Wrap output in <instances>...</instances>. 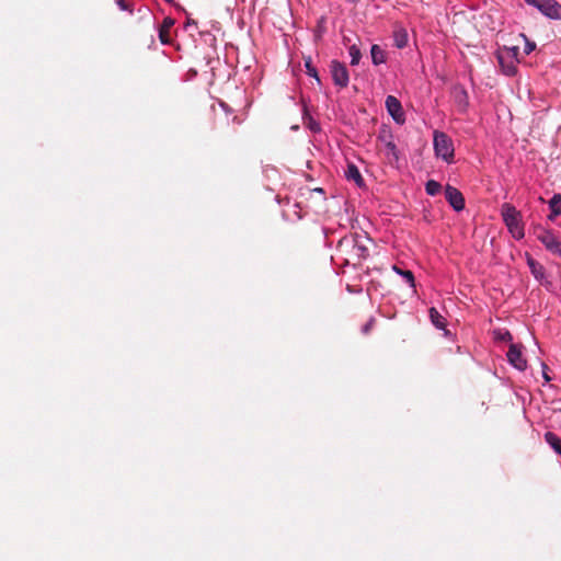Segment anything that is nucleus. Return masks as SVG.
Masks as SVG:
<instances>
[{
    "instance_id": "f257e3e1",
    "label": "nucleus",
    "mask_w": 561,
    "mask_h": 561,
    "mask_svg": "<svg viewBox=\"0 0 561 561\" xmlns=\"http://www.w3.org/2000/svg\"><path fill=\"white\" fill-rule=\"evenodd\" d=\"M501 216L512 237L520 240L525 236L522 214L512 204L505 203L501 207Z\"/></svg>"
},
{
    "instance_id": "f03ea898",
    "label": "nucleus",
    "mask_w": 561,
    "mask_h": 561,
    "mask_svg": "<svg viewBox=\"0 0 561 561\" xmlns=\"http://www.w3.org/2000/svg\"><path fill=\"white\" fill-rule=\"evenodd\" d=\"M433 146L437 158L443 159L447 163H451L454 161V144L447 134L435 130L433 135Z\"/></svg>"
},
{
    "instance_id": "7ed1b4c3",
    "label": "nucleus",
    "mask_w": 561,
    "mask_h": 561,
    "mask_svg": "<svg viewBox=\"0 0 561 561\" xmlns=\"http://www.w3.org/2000/svg\"><path fill=\"white\" fill-rule=\"evenodd\" d=\"M364 239L369 240L367 237L362 236H351L345 237L340 242V250L342 252L351 251V255L353 260H362L368 256V249L364 244Z\"/></svg>"
},
{
    "instance_id": "20e7f679",
    "label": "nucleus",
    "mask_w": 561,
    "mask_h": 561,
    "mask_svg": "<svg viewBox=\"0 0 561 561\" xmlns=\"http://www.w3.org/2000/svg\"><path fill=\"white\" fill-rule=\"evenodd\" d=\"M536 8L543 16L561 21V4L557 0H524Z\"/></svg>"
},
{
    "instance_id": "39448f33",
    "label": "nucleus",
    "mask_w": 561,
    "mask_h": 561,
    "mask_svg": "<svg viewBox=\"0 0 561 561\" xmlns=\"http://www.w3.org/2000/svg\"><path fill=\"white\" fill-rule=\"evenodd\" d=\"M518 54L517 47H504L497 54L499 64L506 76H514L516 73V56Z\"/></svg>"
},
{
    "instance_id": "423d86ee",
    "label": "nucleus",
    "mask_w": 561,
    "mask_h": 561,
    "mask_svg": "<svg viewBox=\"0 0 561 561\" xmlns=\"http://www.w3.org/2000/svg\"><path fill=\"white\" fill-rule=\"evenodd\" d=\"M537 239L549 252L561 257V241L553 234L552 231L540 229L537 232Z\"/></svg>"
},
{
    "instance_id": "0eeeda50",
    "label": "nucleus",
    "mask_w": 561,
    "mask_h": 561,
    "mask_svg": "<svg viewBox=\"0 0 561 561\" xmlns=\"http://www.w3.org/2000/svg\"><path fill=\"white\" fill-rule=\"evenodd\" d=\"M385 104L389 115L397 124L402 125L405 123L404 111L402 108L401 102L396 96L388 95L386 98Z\"/></svg>"
},
{
    "instance_id": "6e6552de",
    "label": "nucleus",
    "mask_w": 561,
    "mask_h": 561,
    "mask_svg": "<svg viewBox=\"0 0 561 561\" xmlns=\"http://www.w3.org/2000/svg\"><path fill=\"white\" fill-rule=\"evenodd\" d=\"M332 80L335 85H339L340 88H345L348 84L350 77L348 71L345 67V65L333 60L330 66Z\"/></svg>"
},
{
    "instance_id": "1a4fd4ad",
    "label": "nucleus",
    "mask_w": 561,
    "mask_h": 561,
    "mask_svg": "<svg viewBox=\"0 0 561 561\" xmlns=\"http://www.w3.org/2000/svg\"><path fill=\"white\" fill-rule=\"evenodd\" d=\"M508 363L516 369L523 371L527 367V362L523 356L522 347L517 344H511L506 354Z\"/></svg>"
},
{
    "instance_id": "9d476101",
    "label": "nucleus",
    "mask_w": 561,
    "mask_h": 561,
    "mask_svg": "<svg viewBox=\"0 0 561 561\" xmlns=\"http://www.w3.org/2000/svg\"><path fill=\"white\" fill-rule=\"evenodd\" d=\"M445 197L456 211H460L465 208V198L458 188L447 185L445 188Z\"/></svg>"
},
{
    "instance_id": "9b49d317",
    "label": "nucleus",
    "mask_w": 561,
    "mask_h": 561,
    "mask_svg": "<svg viewBox=\"0 0 561 561\" xmlns=\"http://www.w3.org/2000/svg\"><path fill=\"white\" fill-rule=\"evenodd\" d=\"M527 265L530 270V273L533 274V276L540 283L543 282V279L546 278V271H545V267L539 263L537 262L536 260H534L530 255H527Z\"/></svg>"
},
{
    "instance_id": "f8f14e48",
    "label": "nucleus",
    "mask_w": 561,
    "mask_h": 561,
    "mask_svg": "<svg viewBox=\"0 0 561 561\" xmlns=\"http://www.w3.org/2000/svg\"><path fill=\"white\" fill-rule=\"evenodd\" d=\"M455 103L459 112L465 113L469 106L468 93L465 89H456L454 92Z\"/></svg>"
},
{
    "instance_id": "ddd939ff",
    "label": "nucleus",
    "mask_w": 561,
    "mask_h": 561,
    "mask_svg": "<svg viewBox=\"0 0 561 561\" xmlns=\"http://www.w3.org/2000/svg\"><path fill=\"white\" fill-rule=\"evenodd\" d=\"M409 35L404 27L397 26L393 31V43L394 46L399 49L404 48L408 45Z\"/></svg>"
},
{
    "instance_id": "4468645a",
    "label": "nucleus",
    "mask_w": 561,
    "mask_h": 561,
    "mask_svg": "<svg viewBox=\"0 0 561 561\" xmlns=\"http://www.w3.org/2000/svg\"><path fill=\"white\" fill-rule=\"evenodd\" d=\"M370 55H371V61L375 66L386 62V53L379 45L374 44L371 46Z\"/></svg>"
},
{
    "instance_id": "2eb2a0df",
    "label": "nucleus",
    "mask_w": 561,
    "mask_h": 561,
    "mask_svg": "<svg viewBox=\"0 0 561 561\" xmlns=\"http://www.w3.org/2000/svg\"><path fill=\"white\" fill-rule=\"evenodd\" d=\"M392 271L400 275L403 280L411 287V288H414L415 287V279H414V275L411 271L409 270H402L400 268L398 265H393L392 266Z\"/></svg>"
},
{
    "instance_id": "dca6fc26",
    "label": "nucleus",
    "mask_w": 561,
    "mask_h": 561,
    "mask_svg": "<svg viewBox=\"0 0 561 561\" xmlns=\"http://www.w3.org/2000/svg\"><path fill=\"white\" fill-rule=\"evenodd\" d=\"M345 175L348 180H353L357 185L363 183L362 174L355 164L347 165Z\"/></svg>"
},
{
    "instance_id": "f3484780",
    "label": "nucleus",
    "mask_w": 561,
    "mask_h": 561,
    "mask_svg": "<svg viewBox=\"0 0 561 561\" xmlns=\"http://www.w3.org/2000/svg\"><path fill=\"white\" fill-rule=\"evenodd\" d=\"M545 439L551 448L561 456V439L552 432H547L545 434Z\"/></svg>"
},
{
    "instance_id": "a211bd4d",
    "label": "nucleus",
    "mask_w": 561,
    "mask_h": 561,
    "mask_svg": "<svg viewBox=\"0 0 561 561\" xmlns=\"http://www.w3.org/2000/svg\"><path fill=\"white\" fill-rule=\"evenodd\" d=\"M430 318H431L432 323L437 329H444L445 328L446 320L435 308H431L430 309Z\"/></svg>"
},
{
    "instance_id": "6ab92c4d",
    "label": "nucleus",
    "mask_w": 561,
    "mask_h": 561,
    "mask_svg": "<svg viewBox=\"0 0 561 561\" xmlns=\"http://www.w3.org/2000/svg\"><path fill=\"white\" fill-rule=\"evenodd\" d=\"M379 138L383 142V145L387 149V153L397 157V146L392 140V136L389 134V135H382Z\"/></svg>"
},
{
    "instance_id": "aec40b11",
    "label": "nucleus",
    "mask_w": 561,
    "mask_h": 561,
    "mask_svg": "<svg viewBox=\"0 0 561 561\" xmlns=\"http://www.w3.org/2000/svg\"><path fill=\"white\" fill-rule=\"evenodd\" d=\"M348 55L351 57V65L356 66L359 64V60L362 58L360 49L356 45H352L348 48Z\"/></svg>"
},
{
    "instance_id": "412c9836",
    "label": "nucleus",
    "mask_w": 561,
    "mask_h": 561,
    "mask_svg": "<svg viewBox=\"0 0 561 561\" xmlns=\"http://www.w3.org/2000/svg\"><path fill=\"white\" fill-rule=\"evenodd\" d=\"M440 190L442 185L437 181L430 180L425 184V191L431 196L437 195L440 192Z\"/></svg>"
},
{
    "instance_id": "4be33fe9",
    "label": "nucleus",
    "mask_w": 561,
    "mask_h": 561,
    "mask_svg": "<svg viewBox=\"0 0 561 561\" xmlns=\"http://www.w3.org/2000/svg\"><path fill=\"white\" fill-rule=\"evenodd\" d=\"M549 208L551 211L561 214V194H554L549 201Z\"/></svg>"
},
{
    "instance_id": "5701e85b",
    "label": "nucleus",
    "mask_w": 561,
    "mask_h": 561,
    "mask_svg": "<svg viewBox=\"0 0 561 561\" xmlns=\"http://www.w3.org/2000/svg\"><path fill=\"white\" fill-rule=\"evenodd\" d=\"M494 337L499 341H507V342L512 341V334L510 333V331L504 330V329L495 330Z\"/></svg>"
},
{
    "instance_id": "b1692460",
    "label": "nucleus",
    "mask_w": 561,
    "mask_h": 561,
    "mask_svg": "<svg viewBox=\"0 0 561 561\" xmlns=\"http://www.w3.org/2000/svg\"><path fill=\"white\" fill-rule=\"evenodd\" d=\"M305 66H306V68H307V73H308L310 77L316 78V79H317V81H320L319 76H318V72H317V69L311 65V60H310V59L306 60Z\"/></svg>"
},
{
    "instance_id": "393cba45",
    "label": "nucleus",
    "mask_w": 561,
    "mask_h": 561,
    "mask_svg": "<svg viewBox=\"0 0 561 561\" xmlns=\"http://www.w3.org/2000/svg\"><path fill=\"white\" fill-rule=\"evenodd\" d=\"M307 125L314 133L320 130V125L311 117H309Z\"/></svg>"
},
{
    "instance_id": "a878e982",
    "label": "nucleus",
    "mask_w": 561,
    "mask_h": 561,
    "mask_svg": "<svg viewBox=\"0 0 561 561\" xmlns=\"http://www.w3.org/2000/svg\"><path fill=\"white\" fill-rule=\"evenodd\" d=\"M115 2L122 11L128 10V5L126 4L125 0H115Z\"/></svg>"
},
{
    "instance_id": "bb28decb",
    "label": "nucleus",
    "mask_w": 561,
    "mask_h": 561,
    "mask_svg": "<svg viewBox=\"0 0 561 561\" xmlns=\"http://www.w3.org/2000/svg\"><path fill=\"white\" fill-rule=\"evenodd\" d=\"M373 323H374V319H370V320H369V321H368V322L363 327V329H362V330H363V332H364V333H367V332L370 330V328L373 327Z\"/></svg>"
},
{
    "instance_id": "cd10ccee",
    "label": "nucleus",
    "mask_w": 561,
    "mask_h": 561,
    "mask_svg": "<svg viewBox=\"0 0 561 561\" xmlns=\"http://www.w3.org/2000/svg\"><path fill=\"white\" fill-rule=\"evenodd\" d=\"M536 45L534 43H527L525 47V53L530 54L535 49Z\"/></svg>"
},
{
    "instance_id": "c85d7f7f",
    "label": "nucleus",
    "mask_w": 561,
    "mask_h": 561,
    "mask_svg": "<svg viewBox=\"0 0 561 561\" xmlns=\"http://www.w3.org/2000/svg\"><path fill=\"white\" fill-rule=\"evenodd\" d=\"M560 215H561V214H557V213L551 211V213H550V215L548 216V218H549L550 220H553L556 217H558V216H560Z\"/></svg>"
},
{
    "instance_id": "c756f323",
    "label": "nucleus",
    "mask_w": 561,
    "mask_h": 561,
    "mask_svg": "<svg viewBox=\"0 0 561 561\" xmlns=\"http://www.w3.org/2000/svg\"><path fill=\"white\" fill-rule=\"evenodd\" d=\"M172 24H173V21H172L171 19H165V20H164V25H165L167 27H170Z\"/></svg>"
},
{
    "instance_id": "7c9ffc66",
    "label": "nucleus",
    "mask_w": 561,
    "mask_h": 561,
    "mask_svg": "<svg viewBox=\"0 0 561 561\" xmlns=\"http://www.w3.org/2000/svg\"><path fill=\"white\" fill-rule=\"evenodd\" d=\"M543 378H545L547 381H549V380H550V377H549L546 373H543Z\"/></svg>"
}]
</instances>
